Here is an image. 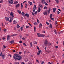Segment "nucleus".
Instances as JSON below:
<instances>
[{
  "label": "nucleus",
  "mask_w": 64,
  "mask_h": 64,
  "mask_svg": "<svg viewBox=\"0 0 64 64\" xmlns=\"http://www.w3.org/2000/svg\"><path fill=\"white\" fill-rule=\"evenodd\" d=\"M14 58L15 61L16 60H18L19 61L21 60L22 59V56L18 54H15L14 56Z\"/></svg>",
  "instance_id": "obj_1"
},
{
  "label": "nucleus",
  "mask_w": 64,
  "mask_h": 64,
  "mask_svg": "<svg viewBox=\"0 0 64 64\" xmlns=\"http://www.w3.org/2000/svg\"><path fill=\"white\" fill-rule=\"evenodd\" d=\"M5 19L6 21H9V18L8 17H5Z\"/></svg>",
  "instance_id": "obj_2"
},
{
  "label": "nucleus",
  "mask_w": 64,
  "mask_h": 64,
  "mask_svg": "<svg viewBox=\"0 0 64 64\" xmlns=\"http://www.w3.org/2000/svg\"><path fill=\"white\" fill-rule=\"evenodd\" d=\"M47 13H48V10H46L43 13V14L44 15H46L47 14Z\"/></svg>",
  "instance_id": "obj_3"
},
{
  "label": "nucleus",
  "mask_w": 64,
  "mask_h": 64,
  "mask_svg": "<svg viewBox=\"0 0 64 64\" xmlns=\"http://www.w3.org/2000/svg\"><path fill=\"white\" fill-rule=\"evenodd\" d=\"M25 16H26L28 18H29V15L28 14H26L24 15Z\"/></svg>",
  "instance_id": "obj_4"
},
{
  "label": "nucleus",
  "mask_w": 64,
  "mask_h": 64,
  "mask_svg": "<svg viewBox=\"0 0 64 64\" xmlns=\"http://www.w3.org/2000/svg\"><path fill=\"white\" fill-rule=\"evenodd\" d=\"M10 35H8L7 36V40L8 41L9 39H10Z\"/></svg>",
  "instance_id": "obj_5"
},
{
  "label": "nucleus",
  "mask_w": 64,
  "mask_h": 64,
  "mask_svg": "<svg viewBox=\"0 0 64 64\" xmlns=\"http://www.w3.org/2000/svg\"><path fill=\"white\" fill-rule=\"evenodd\" d=\"M48 41L47 40H45V42H44V44H46V45H47L48 44Z\"/></svg>",
  "instance_id": "obj_6"
},
{
  "label": "nucleus",
  "mask_w": 64,
  "mask_h": 64,
  "mask_svg": "<svg viewBox=\"0 0 64 64\" xmlns=\"http://www.w3.org/2000/svg\"><path fill=\"white\" fill-rule=\"evenodd\" d=\"M8 2L10 4H12L13 3V0H11L10 1H8Z\"/></svg>",
  "instance_id": "obj_7"
},
{
  "label": "nucleus",
  "mask_w": 64,
  "mask_h": 64,
  "mask_svg": "<svg viewBox=\"0 0 64 64\" xmlns=\"http://www.w3.org/2000/svg\"><path fill=\"white\" fill-rule=\"evenodd\" d=\"M19 6H20V4H18L16 5V8H17L18 7H19Z\"/></svg>",
  "instance_id": "obj_8"
},
{
  "label": "nucleus",
  "mask_w": 64,
  "mask_h": 64,
  "mask_svg": "<svg viewBox=\"0 0 64 64\" xmlns=\"http://www.w3.org/2000/svg\"><path fill=\"white\" fill-rule=\"evenodd\" d=\"M17 12H18V13L19 14H22V13L20 10L19 11V10H17Z\"/></svg>",
  "instance_id": "obj_9"
},
{
  "label": "nucleus",
  "mask_w": 64,
  "mask_h": 64,
  "mask_svg": "<svg viewBox=\"0 0 64 64\" xmlns=\"http://www.w3.org/2000/svg\"><path fill=\"white\" fill-rule=\"evenodd\" d=\"M13 12H12L10 14V15L11 16H12V17H14V16H13Z\"/></svg>",
  "instance_id": "obj_10"
},
{
  "label": "nucleus",
  "mask_w": 64,
  "mask_h": 64,
  "mask_svg": "<svg viewBox=\"0 0 64 64\" xmlns=\"http://www.w3.org/2000/svg\"><path fill=\"white\" fill-rule=\"evenodd\" d=\"M37 34L38 35V36L39 37H40L41 35H40V33H37Z\"/></svg>",
  "instance_id": "obj_11"
},
{
  "label": "nucleus",
  "mask_w": 64,
  "mask_h": 64,
  "mask_svg": "<svg viewBox=\"0 0 64 64\" xmlns=\"http://www.w3.org/2000/svg\"><path fill=\"white\" fill-rule=\"evenodd\" d=\"M45 2V0H42L41 2V3H42V4H44V2Z\"/></svg>",
  "instance_id": "obj_12"
},
{
  "label": "nucleus",
  "mask_w": 64,
  "mask_h": 64,
  "mask_svg": "<svg viewBox=\"0 0 64 64\" xmlns=\"http://www.w3.org/2000/svg\"><path fill=\"white\" fill-rule=\"evenodd\" d=\"M41 11V9H40V8H38V13H39L40 12V11Z\"/></svg>",
  "instance_id": "obj_13"
},
{
  "label": "nucleus",
  "mask_w": 64,
  "mask_h": 64,
  "mask_svg": "<svg viewBox=\"0 0 64 64\" xmlns=\"http://www.w3.org/2000/svg\"><path fill=\"white\" fill-rule=\"evenodd\" d=\"M56 9L55 8H54L53 9V12H54V13H55V11H56Z\"/></svg>",
  "instance_id": "obj_14"
},
{
  "label": "nucleus",
  "mask_w": 64,
  "mask_h": 64,
  "mask_svg": "<svg viewBox=\"0 0 64 64\" xmlns=\"http://www.w3.org/2000/svg\"><path fill=\"white\" fill-rule=\"evenodd\" d=\"M13 24H16L17 23V22H16V21L15 20L14 21H13Z\"/></svg>",
  "instance_id": "obj_15"
},
{
  "label": "nucleus",
  "mask_w": 64,
  "mask_h": 64,
  "mask_svg": "<svg viewBox=\"0 0 64 64\" xmlns=\"http://www.w3.org/2000/svg\"><path fill=\"white\" fill-rule=\"evenodd\" d=\"M28 3L29 4H30L31 5H32V3L31 2H30L28 1Z\"/></svg>",
  "instance_id": "obj_16"
},
{
  "label": "nucleus",
  "mask_w": 64,
  "mask_h": 64,
  "mask_svg": "<svg viewBox=\"0 0 64 64\" xmlns=\"http://www.w3.org/2000/svg\"><path fill=\"white\" fill-rule=\"evenodd\" d=\"M14 43V40H12L10 42V43H11V44H13Z\"/></svg>",
  "instance_id": "obj_17"
},
{
  "label": "nucleus",
  "mask_w": 64,
  "mask_h": 64,
  "mask_svg": "<svg viewBox=\"0 0 64 64\" xmlns=\"http://www.w3.org/2000/svg\"><path fill=\"white\" fill-rule=\"evenodd\" d=\"M18 3V2L17 1H16L14 2V4H17Z\"/></svg>",
  "instance_id": "obj_18"
},
{
  "label": "nucleus",
  "mask_w": 64,
  "mask_h": 64,
  "mask_svg": "<svg viewBox=\"0 0 64 64\" xmlns=\"http://www.w3.org/2000/svg\"><path fill=\"white\" fill-rule=\"evenodd\" d=\"M34 7H33V9H34L35 10L36 9V5H34Z\"/></svg>",
  "instance_id": "obj_19"
},
{
  "label": "nucleus",
  "mask_w": 64,
  "mask_h": 64,
  "mask_svg": "<svg viewBox=\"0 0 64 64\" xmlns=\"http://www.w3.org/2000/svg\"><path fill=\"white\" fill-rule=\"evenodd\" d=\"M22 15L23 16H24V14H25V13L24 12H22Z\"/></svg>",
  "instance_id": "obj_20"
},
{
  "label": "nucleus",
  "mask_w": 64,
  "mask_h": 64,
  "mask_svg": "<svg viewBox=\"0 0 64 64\" xmlns=\"http://www.w3.org/2000/svg\"><path fill=\"white\" fill-rule=\"evenodd\" d=\"M23 29V27L22 26L20 28V30H21V31H22V30Z\"/></svg>",
  "instance_id": "obj_21"
},
{
  "label": "nucleus",
  "mask_w": 64,
  "mask_h": 64,
  "mask_svg": "<svg viewBox=\"0 0 64 64\" xmlns=\"http://www.w3.org/2000/svg\"><path fill=\"white\" fill-rule=\"evenodd\" d=\"M54 32L56 34H57V31H56V30H55L54 31Z\"/></svg>",
  "instance_id": "obj_22"
},
{
  "label": "nucleus",
  "mask_w": 64,
  "mask_h": 64,
  "mask_svg": "<svg viewBox=\"0 0 64 64\" xmlns=\"http://www.w3.org/2000/svg\"><path fill=\"white\" fill-rule=\"evenodd\" d=\"M50 27L51 28H52V24H50Z\"/></svg>",
  "instance_id": "obj_23"
},
{
  "label": "nucleus",
  "mask_w": 64,
  "mask_h": 64,
  "mask_svg": "<svg viewBox=\"0 0 64 64\" xmlns=\"http://www.w3.org/2000/svg\"><path fill=\"white\" fill-rule=\"evenodd\" d=\"M34 31L35 32H36V26H34Z\"/></svg>",
  "instance_id": "obj_24"
},
{
  "label": "nucleus",
  "mask_w": 64,
  "mask_h": 64,
  "mask_svg": "<svg viewBox=\"0 0 64 64\" xmlns=\"http://www.w3.org/2000/svg\"><path fill=\"white\" fill-rule=\"evenodd\" d=\"M30 47H32V42H30Z\"/></svg>",
  "instance_id": "obj_25"
},
{
  "label": "nucleus",
  "mask_w": 64,
  "mask_h": 64,
  "mask_svg": "<svg viewBox=\"0 0 64 64\" xmlns=\"http://www.w3.org/2000/svg\"><path fill=\"white\" fill-rule=\"evenodd\" d=\"M44 4L45 5H47L48 6V4H47L46 2L45 1L44 2Z\"/></svg>",
  "instance_id": "obj_26"
},
{
  "label": "nucleus",
  "mask_w": 64,
  "mask_h": 64,
  "mask_svg": "<svg viewBox=\"0 0 64 64\" xmlns=\"http://www.w3.org/2000/svg\"><path fill=\"white\" fill-rule=\"evenodd\" d=\"M23 45H24V46H27V45H26V44H25V43H24L23 44Z\"/></svg>",
  "instance_id": "obj_27"
},
{
  "label": "nucleus",
  "mask_w": 64,
  "mask_h": 64,
  "mask_svg": "<svg viewBox=\"0 0 64 64\" xmlns=\"http://www.w3.org/2000/svg\"><path fill=\"white\" fill-rule=\"evenodd\" d=\"M40 63L41 64H43L44 63V62L43 61H40Z\"/></svg>",
  "instance_id": "obj_28"
},
{
  "label": "nucleus",
  "mask_w": 64,
  "mask_h": 64,
  "mask_svg": "<svg viewBox=\"0 0 64 64\" xmlns=\"http://www.w3.org/2000/svg\"><path fill=\"white\" fill-rule=\"evenodd\" d=\"M16 26H17V28H19L20 27V26L18 24H17Z\"/></svg>",
  "instance_id": "obj_29"
},
{
  "label": "nucleus",
  "mask_w": 64,
  "mask_h": 64,
  "mask_svg": "<svg viewBox=\"0 0 64 64\" xmlns=\"http://www.w3.org/2000/svg\"><path fill=\"white\" fill-rule=\"evenodd\" d=\"M55 24L56 25H57V24H58V22H57V21H56L55 22Z\"/></svg>",
  "instance_id": "obj_30"
},
{
  "label": "nucleus",
  "mask_w": 64,
  "mask_h": 64,
  "mask_svg": "<svg viewBox=\"0 0 64 64\" xmlns=\"http://www.w3.org/2000/svg\"><path fill=\"white\" fill-rule=\"evenodd\" d=\"M45 36V35H40V37H43Z\"/></svg>",
  "instance_id": "obj_31"
},
{
  "label": "nucleus",
  "mask_w": 64,
  "mask_h": 64,
  "mask_svg": "<svg viewBox=\"0 0 64 64\" xmlns=\"http://www.w3.org/2000/svg\"><path fill=\"white\" fill-rule=\"evenodd\" d=\"M46 24L48 25H49V23H48V22H46Z\"/></svg>",
  "instance_id": "obj_32"
},
{
  "label": "nucleus",
  "mask_w": 64,
  "mask_h": 64,
  "mask_svg": "<svg viewBox=\"0 0 64 64\" xmlns=\"http://www.w3.org/2000/svg\"><path fill=\"white\" fill-rule=\"evenodd\" d=\"M51 52V51L50 50H47L46 51V52L48 53H50V52Z\"/></svg>",
  "instance_id": "obj_33"
},
{
  "label": "nucleus",
  "mask_w": 64,
  "mask_h": 64,
  "mask_svg": "<svg viewBox=\"0 0 64 64\" xmlns=\"http://www.w3.org/2000/svg\"><path fill=\"white\" fill-rule=\"evenodd\" d=\"M21 7L22 8H22H23V5H22V3H21Z\"/></svg>",
  "instance_id": "obj_34"
},
{
  "label": "nucleus",
  "mask_w": 64,
  "mask_h": 64,
  "mask_svg": "<svg viewBox=\"0 0 64 64\" xmlns=\"http://www.w3.org/2000/svg\"><path fill=\"white\" fill-rule=\"evenodd\" d=\"M27 6H28V5L27 4H26V6L25 8H27Z\"/></svg>",
  "instance_id": "obj_35"
},
{
  "label": "nucleus",
  "mask_w": 64,
  "mask_h": 64,
  "mask_svg": "<svg viewBox=\"0 0 64 64\" xmlns=\"http://www.w3.org/2000/svg\"><path fill=\"white\" fill-rule=\"evenodd\" d=\"M39 6L41 8H42V5H39Z\"/></svg>",
  "instance_id": "obj_36"
},
{
  "label": "nucleus",
  "mask_w": 64,
  "mask_h": 64,
  "mask_svg": "<svg viewBox=\"0 0 64 64\" xmlns=\"http://www.w3.org/2000/svg\"><path fill=\"white\" fill-rule=\"evenodd\" d=\"M19 64V62H15L14 64Z\"/></svg>",
  "instance_id": "obj_37"
},
{
  "label": "nucleus",
  "mask_w": 64,
  "mask_h": 64,
  "mask_svg": "<svg viewBox=\"0 0 64 64\" xmlns=\"http://www.w3.org/2000/svg\"><path fill=\"white\" fill-rule=\"evenodd\" d=\"M2 59H4V58H5V56H4V55H2Z\"/></svg>",
  "instance_id": "obj_38"
},
{
  "label": "nucleus",
  "mask_w": 64,
  "mask_h": 64,
  "mask_svg": "<svg viewBox=\"0 0 64 64\" xmlns=\"http://www.w3.org/2000/svg\"><path fill=\"white\" fill-rule=\"evenodd\" d=\"M50 18H51V17L52 16V14H50Z\"/></svg>",
  "instance_id": "obj_39"
},
{
  "label": "nucleus",
  "mask_w": 64,
  "mask_h": 64,
  "mask_svg": "<svg viewBox=\"0 0 64 64\" xmlns=\"http://www.w3.org/2000/svg\"><path fill=\"white\" fill-rule=\"evenodd\" d=\"M63 32V31H61L58 32V34H60V33H62Z\"/></svg>",
  "instance_id": "obj_40"
},
{
  "label": "nucleus",
  "mask_w": 64,
  "mask_h": 64,
  "mask_svg": "<svg viewBox=\"0 0 64 64\" xmlns=\"http://www.w3.org/2000/svg\"><path fill=\"white\" fill-rule=\"evenodd\" d=\"M38 53H39L40 54V52H42V51H41V50H38Z\"/></svg>",
  "instance_id": "obj_41"
},
{
  "label": "nucleus",
  "mask_w": 64,
  "mask_h": 64,
  "mask_svg": "<svg viewBox=\"0 0 64 64\" xmlns=\"http://www.w3.org/2000/svg\"><path fill=\"white\" fill-rule=\"evenodd\" d=\"M44 9H46L47 8V7H46V6H44Z\"/></svg>",
  "instance_id": "obj_42"
},
{
  "label": "nucleus",
  "mask_w": 64,
  "mask_h": 64,
  "mask_svg": "<svg viewBox=\"0 0 64 64\" xmlns=\"http://www.w3.org/2000/svg\"><path fill=\"white\" fill-rule=\"evenodd\" d=\"M10 19H12V20H13V17H10Z\"/></svg>",
  "instance_id": "obj_43"
},
{
  "label": "nucleus",
  "mask_w": 64,
  "mask_h": 64,
  "mask_svg": "<svg viewBox=\"0 0 64 64\" xmlns=\"http://www.w3.org/2000/svg\"><path fill=\"white\" fill-rule=\"evenodd\" d=\"M26 28H29V26H26Z\"/></svg>",
  "instance_id": "obj_44"
},
{
  "label": "nucleus",
  "mask_w": 64,
  "mask_h": 64,
  "mask_svg": "<svg viewBox=\"0 0 64 64\" xmlns=\"http://www.w3.org/2000/svg\"><path fill=\"white\" fill-rule=\"evenodd\" d=\"M37 13H38L37 11L35 12H34V14H35V15H36Z\"/></svg>",
  "instance_id": "obj_45"
},
{
  "label": "nucleus",
  "mask_w": 64,
  "mask_h": 64,
  "mask_svg": "<svg viewBox=\"0 0 64 64\" xmlns=\"http://www.w3.org/2000/svg\"><path fill=\"white\" fill-rule=\"evenodd\" d=\"M12 20L10 19V20L9 22L10 23H11L12 22Z\"/></svg>",
  "instance_id": "obj_46"
},
{
  "label": "nucleus",
  "mask_w": 64,
  "mask_h": 64,
  "mask_svg": "<svg viewBox=\"0 0 64 64\" xmlns=\"http://www.w3.org/2000/svg\"><path fill=\"white\" fill-rule=\"evenodd\" d=\"M2 55H3V54H2V52H1L0 53V56H2Z\"/></svg>",
  "instance_id": "obj_47"
},
{
  "label": "nucleus",
  "mask_w": 64,
  "mask_h": 64,
  "mask_svg": "<svg viewBox=\"0 0 64 64\" xmlns=\"http://www.w3.org/2000/svg\"><path fill=\"white\" fill-rule=\"evenodd\" d=\"M51 18V19L53 21L54 20V18Z\"/></svg>",
  "instance_id": "obj_48"
},
{
  "label": "nucleus",
  "mask_w": 64,
  "mask_h": 64,
  "mask_svg": "<svg viewBox=\"0 0 64 64\" xmlns=\"http://www.w3.org/2000/svg\"><path fill=\"white\" fill-rule=\"evenodd\" d=\"M56 2L57 4H58L59 3V1H58V0H56Z\"/></svg>",
  "instance_id": "obj_49"
},
{
  "label": "nucleus",
  "mask_w": 64,
  "mask_h": 64,
  "mask_svg": "<svg viewBox=\"0 0 64 64\" xmlns=\"http://www.w3.org/2000/svg\"><path fill=\"white\" fill-rule=\"evenodd\" d=\"M28 24H29V25H30V26L31 27H32V25H31V24H30V23H28Z\"/></svg>",
  "instance_id": "obj_50"
},
{
  "label": "nucleus",
  "mask_w": 64,
  "mask_h": 64,
  "mask_svg": "<svg viewBox=\"0 0 64 64\" xmlns=\"http://www.w3.org/2000/svg\"><path fill=\"white\" fill-rule=\"evenodd\" d=\"M37 22H38V23H39V20H38V19H37Z\"/></svg>",
  "instance_id": "obj_51"
},
{
  "label": "nucleus",
  "mask_w": 64,
  "mask_h": 64,
  "mask_svg": "<svg viewBox=\"0 0 64 64\" xmlns=\"http://www.w3.org/2000/svg\"><path fill=\"white\" fill-rule=\"evenodd\" d=\"M35 42L34 43V44H37V42Z\"/></svg>",
  "instance_id": "obj_52"
},
{
  "label": "nucleus",
  "mask_w": 64,
  "mask_h": 64,
  "mask_svg": "<svg viewBox=\"0 0 64 64\" xmlns=\"http://www.w3.org/2000/svg\"><path fill=\"white\" fill-rule=\"evenodd\" d=\"M22 42L21 40H20L19 42L20 43H22Z\"/></svg>",
  "instance_id": "obj_53"
},
{
  "label": "nucleus",
  "mask_w": 64,
  "mask_h": 64,
  "mask_svg": "<svg viewBox=\"0 0 64 64\" xmlns=\"http://www.w3.org/2000/svg\"><path fill=\"white\" fill-rule=\"evenodd\" d=\"M3 2V0H1L0 1V3H2Z\"/></svg>",
  "instance_id": "obj_54"
},
{
  "label": "nucleus",
  "mask_w": 64,
  "mask_h": 64,
  "mask_svg": "<svg viewBox=\"0 0 64 64\" xmlns=\"http://www.w3.org/2000/svg\"><path fill=\"white\" fill-rule=\"evenodd\" d=\"M16 35H17V34H13L12 35V36H16Z\"/></svg>",
  "instance_id": "obj_55"
},
{
  "label": "nucleus",
  "mask_w": 64,
  "mask_h": 64,
  "mask_svg": "<svg viewBox=\"0 0 64 64\" xmlns=\"http://www.w3.org/2000/svg\"><path fill=\"white\" fill-rule=\"evenodd\" d=\"M36 62H38V63H39V62L38 60H36Z\"/></svg>",
  "instance_id": "obj_56"
},
{
  "label": "nucleus",
  "mask_w": 64,
  "mask_h": 64,
  "mask_svg": "<svg viewBox=\"0 0 64 64\" xmlns=\"http://www.w3.org/2000/svg\"><path fill=\"white\" fill-rule=\"evenodd\" d=\"M57 14H59V13H60V12L59 11H57Z\"/></svg>",
  "instance_id": "obj_57"
},
{
  "label": "nucleus",
  "mask_w": 64,
  "mask_h": 64,
  "mask_svg": "<svg viewBox=\"0 0 64 64\" xmlns=\"http://www.w3.org/2000/svg\"><path fill=\"white\" fill-rule=\"evenodd\" d=\"M2 39H3V40H5V38H3Z\"/></svg>",
  "instance_id": "obj_58"
},
{
  "label": "nucleus",
  "mask_w": 64,
  "mask_h": 64,
  "mask_svg": "<svg viewBox=\"0 0 64 64\" xmlns=\"http://www.w3.org/2000/svg\"><path fill=\"white\" fill-rule=\"evenodd\" d=\"M3 47L4 48H6V47L5 46V45H3Z\"/></svg>",
  "instance_id": "obj_59"
},
{
  "label": "nucleus",
  "mask_w": 64,
  "mask_h": 64,
  "mask_svg": "<svg viewBox=\"0 0 64 64\" xmlns=\"http://www.w3.org/2000/svg\"><path fill=\"white\" fill-rule=\"evenodd\" d=\"M55 47V48H56V49H57V48H58V46H56Z\"/></svg>",
  "instance_id": "obj_60"
},
{
  "label": "nucleus",
  "mask_w": 64,
  "mask_h": 64,
  "mask_svg": "<svg viewBox=\"0 0 64 64\" xmlns=\"http://www.w3.org/2000/svg\"><path fill=\"white\" fill-rule=\"evenodd\" d=\"M22 39H23V40H25V38H24H24H22Z\"/></svg>",
  "instance_id": "obj_61"
},
{
  "label": "nucleus",
  "mask_w": 64,
  "mask_h": 64,
  "mask_svg": "<svg viewBox=\"0 0 64 64\" xmlns=\"http://www.w3.org/2000/svg\"><path fill=\"white\" fill-rule=\"evenodd\" d=\"M21 64H25L24 63V62H22Z\"/></svg>",
  "instance_id": "obj_62"
},
{
  "label": "nucleus",
  "mask_w": 64,
  "mask_h": 64,
  "mask_svg": "<svg viewBox=\"0 0 64 64\" xmlns=\"http://www.w3.org/2000/svg\"><path fill=\"white\" fill-rule=\"evenodd\" d=\"M51 45V43H50L48 44V45L49 46H50V45Z\"/></svg>",
  "instance_id": "obj_63"
},
{
  "label": "nucleus",
  "mask_w": 64,
  "mask_h": 64,
  "mask_svg": "<svg viewBox=\"0 0 64 64\" xmlns=\"http://www.w3.org/2000/svg\"><path fill=\"white\" fill-rule=\"evenodd\" d=\"M63 45H64V41L63 42Z\"/></svg>",
  "instance_id": "obj_64"
}]
</instances>
